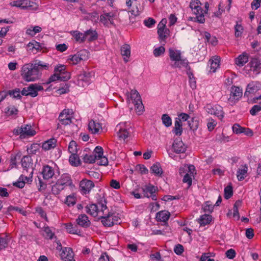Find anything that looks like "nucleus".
Listing matches in <instances>:
<instances>
[{
    "label": "nucleus",
    "instance_id": "42",
    "mask_svg": "<svg viewBox=\"0 0 261 261\" xmlns=\"http://www.w3.org/2000/svg\"><path fill=\"white\" fill-rule=\"evenodd\" d=\"M18 112V109L14 106H10L5 109V113L8 116H16Z\"/></svg>",
    "mask_w": 261,
    "mask_h": 261
},
{
    "label": "nucleus",
    "instance_id": "7",
    "mask_svg": "<svg viewBox=\"0 0 261 261\" xmlns=\"http://www.w3.org/2000/svg\"><path fill=\"white\" fill-rule=\"evenodd\" d=\"M43 231H44V233L43 234V236L44 237L45 239L54 240L55 243H56L57 246L56 247L57 250H61L62 249V244L59 240L57 237L55 236V232L53 230V228L49 227L47 225L44 226L43 228Z\"/></svg>",
    "mask_w": 261,
    "mask_h": 261
},
{
    "label": "nucleus",
    "instance_id": "2",
    "mask_svg": "<svg viewBox=\"0 0 261 261\" xmlns=\"http://www.w3.org/2000/svg\"><path fill=\"white\" fill-rule=\"evenodd\" d=\"M190 7L193 13L195 15L194 21L200 23H203L205 22L204 14L207 13L209 8V4L205 2L203 10L201 8V3L199 0H192L190 4Z\"/></svg>",
    "mask_w": 261,
    "mask_h": 261
},
{
    "label": "nucleus",
    "instance_id": "55",
    "mask_svg": "<svg viewBox=\"0 0 261 261\" xmlns=\"http://www.w3.org/2000/svg\"><path fill=\"white\" fill-rule=\"evenodd\" d=\"M121 54L125 62H127L130 60V50H121Z\"/></svg>",
    "mask_w": 261,
    "mask_h": 261
},
{
    "label": "nucleus",
    "instance_id": "60",
    "mask_svg": "<svg viewBox=\"0 0 261 261\" xmlns=\"http://www.w3.org/2000/svg\"><path fill=\"white\" fill-rule=\"evenodd\" d=\"M217 124V122L216 120L212 118L208 119L207 123V126L208 130L210 132L212 131L216 126Z\"/></svg>",
    "mask_w": 261,
    "mask_h": 261
},
{
    "label": "nucleus",
    "instance_id": "22",
    "mask_svg": "<svg viewBox=\"0 0 261 261\" xmlns=\"http://www.w3.org/2000/svg\"><path fill=\"white\" fill-rule=\"evenodd\" d=\"M171 66L173 68H179L180 69L184 68L187 70L190 69L188 60L186 58H182V57L180 58V59H178L174 63H171Z\"/></svg>",
    "mask_w": 261,
    "mask_h": 261
},
{
    "label": "nucleus",
    "instance_id": "53",
    "mask_svg": "<svg viewBox=\"0 0 261 261\" xmlns=\"http://www.w3.org/2000/svg\"><path fill=\"white\" fill-rule=\"evenodd\" d=\"M233 195L232 187L227 186L224 189V197L226 199L230 198Z\"/></svg>",
    "mask_w": 261,
    "mask_h": 261
},
{
    "label": "nucleus",
    "instance_id": "24",
    "mask_svg": "<svg viewBox=\"0 0 261 261\" xmlns=\"http://www.w3.org/2000/svg\"><path fill=\"white\" fill-rule=\"evenodd\" d=\"M172 148L174 151L176 153H184L186 150L185 145L179 138H177L174 140L172 144Z\"/></svg>",
    "mask_w": 261,
    "mask_h": 261
},
{
    "label": "nucleus",
    "instance_id": "28",
    "mask_svg": "<svg viewBox=\"0 0 261 261\" xmlns=\"http://www.w3.org/2000/svg\"><path fill=\"white\" fill-rule=\"evenodd\" d=\"M76 222L77 225L84 228H87L90 225V221L85 214L80 215Z\"/></svg>",
    "mask_w": 261,
    "mask_h": 261
},
{
    "label": "nucleus",
    "instance_id": "15",
    "mask_svg": "<svg viewBox=\"0 0 261 261\" xmlns=\"http://www.w3.org/2000/svg\"><path fill=\"white\" fill-rule=\"evenodd\" d=\"M242 96V90L239 87L232 86L228 101L231 105L234 104Z\"/></svg>",
    "mask_w": 261,
    "mask_h": 261
},
{
    "label": "nucleus",
    "instance_id": "17",
    "mask_svg": "<svg viewBox=\"0 0 261 261\" xmlns=\"http://www.w3.org/2000/svg\"><path fill=\"white\" fill-rule=\"evenodd\" d=\"M250 70L258 74L261 71V56H257L253 58L249 64Z\"/></svg>",
    "mask_w": 261,
    "mask_h": 261
},
{
    "label": "nucleus",
    "instance_id": "64",
    "mask_svg": "<svg viewBox=\"0 0 261 261\" xmlns=\"http://www.w3.org/2000/svg\"><path fill=\"white\" fill-rule=\"evenodd\" d=\"M21 92L19 89L16 88L10 92V95H12L13 97L20 99L21 96L20 94Z\"/></svg>",
    "mask_w": 261,
    "mask_h": 261
},
{
    "label": "nucleus",
    "instance_id": "63",
    "mask_svg": "<svg viewBox=\"0 0 261 261\" xmlns=\"http://www.w3.org/2000/svg\"><path fill=\"white\" fill-rule=\"evenodd\" d=\"M261 111V106L259 105L253 106L250 110V113L252 116H255L258 112Z\"/></svg>",
    "mask_w": 261,
    "mask_h": 261
},
{
    "label": "nucleus",
    "instance_id": "6",
    "mask_svg": "<svg viewBox=\"0 0 261 261\" xmlns=\"http://www.w3.org/2000/svg\"><path fill=\"white\" fill-rule=\"evenodd\" d=\"M116 129L118 131V138L124 141L129 137L132 132L130 123L128 122L120 123L116 126Z\"/></svg>",
    "mask_w": 261,
    "mask_h": 261
},
{
    "label": "nucleus",
    "instance_id": "32",
    "mask_svg": "<svg viewBox=\"0 0 261 261\" xmlns=\"http://www.w3.org/2000/svg\"><path fill=\"white\" fill-rule=\"evenodd\" d=\"M66 75L62 76L56 72L54 74L50 76L48 80V83H50L53 82H55L57 81H67L70 79V74L69 73H66Z\"/></svg>",
    "mask_w": 261,
    "mask_h": 261
},
{
    "label": "nucleus",
    "instance_id": "30",
    "mask_svg": "<svg viewBox=\"0 0 261 261\" xmlns=\"http://www.w3.org/2000/svg\"><path fill=\"white\" fill-rule=\"evenodd\" d=\"M220 58L219 56H214L210 60L211 72H215L216 70L219 68Z\"/></svg>",
    "mask_w": 261,
    "mask_h": 261
},
{
    "label": "nucleus",
    "instance_id": "44",
    "mask_svg": "<svg viewBox=\"0 0 261 261\" xmlns=\"http://www.w3.org/2000/svg\"><path fill=\"white\" fill-rule=\"evenodd\" d=\"M69 161L72 166H77L80 164V160L76 153L71 154L69 156Z\"/></svg>",
    "mask_w": 261,
    "mask_h": 261
},
{
    "label": "nucleus",
    "instance_id": "23",
    "mask_svg": "<svg viewBox=\"0 0 261 261\" xmlns=\"http://www.w3.org/2000/svg\"><path fill=\"white\" fill-rule=\"evenodd\" d=\"M9 5L12 7L19 8L22 10H26L32 6L31 1L29 0L13 1L10 2Z\"/></svg>",
    "mask_w": 261,
    "mask_h": 261
},
{
    "label": "nucleus",
    "instance_id": "47",
    "mask_svg": "<svg viewBox=\"0 0 261 261\" xmlns=\"http://www.w3.org/2000/svg\"><path fill=\"white\" fill-rule=\"evenodd\" d=\"M24 179L28 180V178L27 176H23V175H21L17 181L13 183V185L16 187L19 188H22L24 187L25 185V181Z\"/></svg>",
    "mask_w": 261,
    "mask_h": 261
},
{
    "label": "nucleus",
    "instance_id": "39",
    "mask_svg": "<svg viewBox=\"0 0 261 261\" xmlns=\"http://www.w3.org/2000/svg\"><path fill=\"white\" fill-rule=\"evenodd\" d=\"M212 220V218L211 216L204 214L201 216L197 221L200 226H205L206 224H210Z\"/></svg>",
    "mask_w": 261,
    "mask_h": 261
},
{
    "label": "nucleus",
    "instance_id": "49",
    "mask_svg": "<svg viewBox=\"0 0 261 261\" xmlns=\"http://www.w3.org/2000/svg\"><path fill=\"white\" fill-rule=\"evenodd\" d=\"M205 37L207 42L211 44L213 46H215L217 44L218 40L216 37L211 36L210 33L205 32Z\"/></svg>",
    "mask_w": 261,
    "mask_h": 261
},
{
    "label": "nucleus",
    "instance_id": "31",
    "mask_svg": "<svg viewBox=\"0 0 261 261\" xmlns=\"http://www.w3.org/2000/svg\"><path fill=\"white\" fill-rule=\"evenodd\" d=\"M88 127L89 130L92 134L98 133L99 130L101 129L102 128L100 123L93 120H91L89 122Z\"/></svg>",
    "mask_w": 261,
    "mask_h": 261
},
{
    "label": "nucleus",
    "instance_id": "40",
    "mask_svg": "<svg viewBox=\"0 0 261 261\" xmlns=\"http://www.w3.org/2000/svg\"><path fill=\"white\" fill-rule=\"evenodd\" d=\"M150 171L156 176H161L163 170L159 163H155L150 167Z\"/></svg>",
    "mask_w": 261,
    "mask_h": 261
},
{
    "label": "nucleus",
    "instance_id": "4",
    "mask_svg": "<svg viewBox=\"0 0 261 261\" xmlns=\"http://www.w3.org/2000/svg\"><path fill=\"white\" fill-rule=\"evenodd\" d=\"M126 96L127 103L129 105L132 104L134 106L136 113L138 114H141L144 107L138 92L136 90H132L130 92L126 93Z\"/></svg>",
    "mask_w": 261,
    "mask_h": 261
},
{
    "label": "nucleus",
    "instance_id": "34",
    "mask_svg": "<svg viewBox=\"0 0 261 261\" xmlns=\"http://www.w3.org/2000/svg\"><path fill=\"white\" fill-rule=\"evenodd\" d=\"M170 214L168 211H162L156 213V218L158 221L166 222L170 217Z\"/></svg>",
    "mask_w": 261,
    "mask_h": 261
},
{
    "label": "nucleus",
    "instance_id": "52",
    "mask_svg": "<svg viewBox=\"0 0 261 261\" xmlns=\"http://www.w3.org/2000/svg\"><path fill=\"white\" fill-rule=\"evenodd\" d=\"M135 171L141 175L147 173V169L144 165L138 164L135 167Z\"/></svg>",
    "mask_w": 261,
    "mask_h": 261
},
{
    "label": "nucleus",
    "instance_id": "18",
    "mask_svg": "<svg viewBox=\"0 0 261 261\" xmlns=\"http://www.w3.org/2000/svg\"><path fill=\"white\" fill-rule=\"evenodd\" d=\"M114 16V13L113 12H103V13L100 16L99 21L105 26L109 27V24H114L113 19Z\"/></svg>",
    "mask_w": 261,
    "mask_h": 261
},
{
    "label": "nucleus",
    "instance_id": "59",
    "mask_svg": "<svg viewBox=\"0 0 261 261\" xmlns=\"http://www.w3.org/2000/svg\"><path fill=\"white\" fill-rule=\"evenodd\" d=\"M235 30V36L236 37H241L243 31V27L238 23H237L236 25L234 27Z\"/></svg>",
    "mask_w": 261,
    "mask_h": 261
},
{
    "label": "nucleus",
    "instance_id": "13",
    "mask_svg": "<svg viewBox=\"0 0 261 261\" xmlns=\"http://www.w3.org/2000/svg\"><path fill=\"white\" fill-rule=\"evenodd\" d=\"M261 85L257 81H252L248 85L244 93V96L249 97L260 89Z\"/></svg>",
    "mask_w": 261,
    "mask_h": 261
},
{
    "label": "nucleus",
    "instance_id": "46",
    "mask_svg": "<svg viewBox=\"0 0 261 261\" xmlns=\"http://www.w3.org/2000/svg\"><path fill=\"white\" fill-rule=\"evenodd\" d=\"M162 121L163 124L166 127H169L172 125V119L171 118L166 114H164L162 116Z\"/></svg>",
    "mask_w": 261,
    "mask_h": 261
},
{
    "label": "nucleus",
    "instance_id": "37",
    "mask_svg": "<svg viewBox=\"0 0 261 261\" xmlns=\"http://www.w3.org/2000/svg\"><path fill=\"white\" fill-rule=\"evenodd\" d=\"M182 123L180 119L176 118L174 122V127L173 129V133L177 136H180L182 133Z\"/></svg>",
    "mask_w": 261,
    "mask_h": 261
},
{
    "label": "nucleus",
    "instance_id": "20",
    "mask_svg": "<svg viewBox=\"0 0 261 261\" xmlns=\"http://www.w3.org/2000/svg\"><path fill=\"white\" fill-rule=\"evenodd\" d=\"M59 250L61 251L60 255L64 261H75L73 259L74 253L71 248L62 247L61 250Z\"/></svg>",
    "mask_w": 261,
    "mask_h": 261
},
{
    "label": "nucleus",
    "instance_id": "43",
    "mask_svg": "<svg viewBox=\"0 0 261 261\" xmlns=\"http://www.w3.org/2000/svg\"><path fill=\"white\" fill-rule=\"evenodd\" d=\"M65 228L67 231L70 233L78 234L79 233H80V231L78 229L77 226L71 223L66 224Z\"/></svg>",
    "mask_w": 261,
    "mask_h": 261
},
{
    "label": "nucleus",
    "instance_id": "45",
    "mask_svg": "<svg viewBox=\"0 0 261 261\" xmlns=\"http://www.w3.org/2000/svg\"><path fill=\"white\" fill-rule=\"evenodd\" d=\"M54 72L61 75V76L66 75V73H69L66 71V66L64 65H60L55 68Z\"/></svg>",
    "mask_w": 261,
    "mask_h": 261
},
{
    "label": "nucleus",
    "instance_id": "29",
    "mask_svg": "<svg viewBox=\"0 0 261 261\" xmlns=\"http://www.w3.org/2000/svg\"><path fill=\"white\" fill-rule=\"evenodd\" d=\"M84 41L87 40L89 42L96 40L98 38V34L95 30L89 29L84 32Z\"/></svg>",
    "mask_w": 261,
    "mask_h": 261
},
{
    "label": "nucleus",
    "instance_id": "1",
    "mask_svg": "<svg viewBox=\"0 0 261 261\" xmlns=\"http://www.w3.org/2000/svg\"><path fill=\"white\" fill-rule=\"evenodd\" d=\"M50 65L41 61L34 64H25L22 67L21 75L27 82L34 81L38 79L43 70H47Z\"/></svg>",
    "mask_w": 261,
    "mask_h": 261
},
{
    "label": "nucleus",
    "instance_id": "33",
    "mask_svg": "<svg viewBox=\"0 0 261 261\" xmlns=\"http://www.w3.org/2000/svg\"><path fill=\"white\" fill-rule=\"evenodd\" d=\"M57 140L55 138L50 139L42 143V147L45 150L54 148L57 145Z\"/></svg>",
    "mask_w": 261,
    "mask_h": 261
},
{
    "label": "nucleus",
    "instance_id": "57",
    "mask_svg": "<svg viewBox=\"0 0 261 261\" xmlns=\"http://www.w3.org/2000/svg\"><path fill=\"white\" fill-rule=\"evenodd\" d=\"M35 212L39 215L42 218L45 219V221H48L46 214L41 207H37L35 208Z\"/></svg>",
    "mask_w": 261,
    "mask_h": 261
},
{
    "label": "nucleus",
    "instance_id": "38",
    "mask_svg": "<svg viewBox=\"0 0 261 261\" xmlns=\"http://www.w3.org/2000/svg\"><path fill=\"white\" fill-rule=\"evenodd\" d=\"M169 55L171 63H174L178 59H180L182 57L180 50H169Z\"/></svg>",
    "mask_w": 261,
    "mask_h": 261
},
{
    "label": "nucleus",
    "instance_id": "58",
    "mask_svg": "<svg viewBox=\"0 0 261 261\" xmlns=\"http://www.w3.org/2000/svg\"><path fill=\"white\" fill-rule=\"evenodd\" d=\"M68 151L71 154L77 153V145L75 141H72L69 143Z\"/></svg>",
    "mask_w": 261,
    "mask_h": 261
},
{
    "label": "nucleus",
    "instance_id": "61",
    "mask_svg": "<svg viewBox=\"0 0 261 261\" xmlns=\"http://www.w3.org/2000/svg\"><path fill=\"white\" fill-rule=\"evenodd\" d=\"M93 154L95 155L96 159H99L103 155V149L100 146H97L95 147Z\"/></svg>",
    "mask_w": 261,
    "mask_h": 261
},
{
    "label": "nucleus",
    "instance_id": "21",
    "mask_svg": "<svg viewBox=\"0 0 261 261\" xmlns=\"http://www.w3.org/2000/svg\"><path fill=\"white\" fill-rule=\"evenodd\" d=\"M41 174L44 179L49 180L55 175V169L48 165H44L42 167Z\"/></svg>",
    "mask_w": 261,
    "mask_h": 261
},
{
    "label": "nucleus",
    "instance_id": "50",
    "mask_svg": "<svg viewBox=\"0 0 261 261\" xmlns=\"http://www.w3.org/2000/svg\"><path fill=\"white\" fill-rule=\"evenodd\" d=\"M39 147L40 146L38 144H33L30 147H28L27 152L29 154H35L39 149Z\"/></svg>",
    "mask_w": 261,
    "mask_h": 261
},
{
    "label": "nucleus",
    "instance_id": "5",
    "mask_svg": "<svg viewBox=\"0 0 261 261\" xmlns=\"http://www.w3.org/2000/svg\"><path fill=\"white\" fill-rule=\"evenodd\" d=\"M106 202L104 201L103 202H98L97 204H90L87 205L85 208L86 212L88 214L93 216V217H97L104 214V211L107 210Z\"/></svg>",
    "mask_w": 261,
    "mask_h": 261
},
{
    "label": "nucleus",
    "instance_id": "27",
    "mask_svg": "<svg viewBox=\"0 0 261 261\" xmlns=\"http://www.w3.org/2000/svg\"><path fill=\"white\" fill-rule=\"evenodd\" d=\"M248 166L246 164L241 165L237 172V177L239 181H242L247 176L248 172Z\"/></svg>",
    "mask_w": 261,
    "mask_h": 261
},
{
    "label": "nucleus",
    "instance_id": "11",
    "mask_svg": "<svg viewBox=\"0 0 261 261\" xmlns=\"http://www.w3.org/2000/svg\"><path fill=\"white\" fill-rule=\"evenodd\" d=\"M91 73L89 72L83 71L77 75V84L83 87L88 86L91 82Z\"/></svg>",
    "mask_w": 261,
    "mask_h": 261
},
{
    "label": "nucleus",
    "instance_id": "56",
    "mask_svg": "<svg viewBox=\"0 0 261 261\" xmlns=\"http://www.w3.org/2000/svg\"><path fill=\"white\" fill-rule=\"evenodd\" d=\"M232 131L236 134H240L244 132L246 130L245 128L241 127L239 124L236 123L232 126Z\"/></svg>",
    "mask_w": 261,
    "mask_h": 261
},
{
    "label": "nucleus",
    "instance_id": "16",
    "mask_svg": "<svg viewBox=\"0 0 261 261\" xmlns=\"http://www.w3.org/2000/svg\"><path fill=\"white\" fill-rule=\"evenodd\" d=\"M21 164L24 171H25L27 172H29L30 175L33 174V164L32 159L30 156H24L21 160Z\"/></svg>",
    "mask_w": 261,
    "mask_h": 261
},
{
    "label": "nucleus",
    "instance_id": "9",
    "mask_svg": "<svg viewBox=\"0 0 261 261\" xmlns=\"http://www.w3.org/2000/svg\"><path fill=\"white\" fill-rule=\"evenodd\" d=\"M42 90H43V87L41 86L36 84H31L29 86L23 88L21 93L22 95L35 97L37 96L38 92Z\"/></svg>",
    "mask_w": 261,
    "mask_h": 261
},
{
    "label": "nucleus",
    "instance_id": "48",
    "mask_svg": "<svg viewBox=\"0 0 261 261\" xmlns=\"http://www.w3.org/2000/svg\"><path fill=\"white\" fill-rule=\"evenodd\" d=\"M83 159L84 162L86 163H93L96 160V156L93 153L91 154H85L83 155Z\"/></svg>",
    "mask_w": 261,
    "mask_h": 261
},
{
    "label": "nucleus",
    "instance_id": "41",
    "mask_svg": "<svg viewBox=\"0 0 261 261\" xmlns=\"http://www.w3.org/2000/svg\"><path fill=\"white\" fill-rule=\"evenodd\" d=\"M27 46L30 49H47L43 43H40L34 40H32L27 45Z\"/></svg>",
    "mask_w": 261,
    "mask_h": 261
},
{
    "label": "nucleus",
    "instance_id": "19",
    "mask_svg": "<svg viewBox=\"0 0 261 261\" xmlns=\"http://www.w3.org/2000/svg\"><path fill=\"white\" fill-rule=\"evenodd\" d=\"M94 187V184L93 181L87 179L82 180L80 183L81 192L84 194L89 193Z\"/></svg>",
    "mask_w": 261,
    "mask_h": 261
},
{
    "label": "nucleus",
    "instance_id": "8",
    "mask_svg": "<svg viewBox=\"0 0 261 261\" xmlns=\"http://www.w3.org/2000/svg\"><path fill=\"white\" fill-rule=\"evenodd\" d=\"M204 108L207 113L214 115L221 119L224 117L223 108L219 105H214L211 103H208L205 106Z\"/></svg>",
    "mask_w": 261,
    "mask_h": 261
},
{
    "label": "nucleus",
    "instance_id": "26",
    "mask_svg": "<svg viewBox=\"0 0 261 261\" xmlns=\"http://www.w3.org/2000/svg\"><path fill=\"white\" fill-rule=\"evenodd\" d=\"M22 134H21V138H25L30 137L33 136L35 135L36 132L32 126L29 125H24L21 126Z\"/></svg>",
    "mask_w": 261,
    "mask_h": 261
},
{
    "label": "nucleus",
    "instance_id": "35",
    "mask_svg": "<svg viewBox=\"0 0 261 261\" xmlns=\"http://www.w3.org/2000/svg\"><path fill=\"white\" fill-rule=\"evenodd\" d=\"M70 34L72 36V39L75 42L80 43L84 42V33H81L79 31H72L70 32Z\"/></svg>",
    "mask_w": 261,
    "mask_h": 261
},
{
    "label": "nucleus",
    "instance_id": "36",
    "mask_svg": "<svg viewBox=\"0 0 261 261\" xmlns=\"http://www.w3.org/2000/svg\"><path fill=\"white\" fill-rule=\"evenodd\" d=\"M248 61V56L247 54L243 53L242 55H240L236 59V64L242 67L244 66Z\"/></svg>",
    "mask_w": 261,
    "mask_h": 261
},
{
    "label": "nucleus",
    "instance_id": "54",
    "mask_svg": "<svg viewBox=\"0 0 261 261\" xmlns=\"http://www.w3.org/2000/svg\"><path fill=\"white\" fill-rule=\"evenodd\" d=\"M9 243L8 237H0V250L5 249L7 247Z\"/></svg>",
    "mask_w": 261,
    "mask_h": 261
},
{
    "label": "nucleus",
    "instance_id": "10",
    "mask_svg": "<svg viewBox=\"0 0 261 261\" xmlns=\"http://www.w3.org/2000/svg\"><path fill=\"white\" fill-rule=\"evenodd\" d=\"M167 20L162 19L158 25V34L162 40L166 39L170 35V30L166 27Z\"/></svg>",
    "mask_w": 261,
    "mask_h": 261
},
{
    "label": "nucleus",
    "instance_id": "62",
    "mask_svg": "<svg viewBox=\"0 0 261 261\" xmlns=\"http://www.w3.org/2000/svg\"><path fill=\"white\" fill-rule=\"evenodd\" d=\"M193 176L192 174H189V173H186L184 175V177L182 179V181L184 183H187L188 185V187H190L192 185V176Z\"/></svg>",
    "mask_w": 261,
    "mask_h": 261
},
{
    "label": "nucleus",
    "instance_id": "14",
    "mask_svg": "<svg viewBox=\"0 0 261 261\" xmlns=\"http://www.w3.org/2000/svg\"><path fill=\"white\" fill-rule=\"evenodd\" d=\"M88 56L87 50H80L76 54L70 56L69 60L73 64H77L82 60H87Z\"/></svg>",
    "mask_w": 261,
    "mask_h": 261
},
{
    "label": "nucleus",
    "instance_id": "25",
    "mask_svg": "<svg viewBox=\"0 0 261 261\" xmlns=\"http://www.w3.org/2000/svg\"><path fill=\"white\" fill-rule=\"evenodd\" d=\"M101 219V223L105 226L111 227L113 226V220H112V214L109 212L108 207L107 210L104 211V214L100 217Z\"/></svg>",
    "mask_w": 261,
    "mask_h": 261
},
{
    "label": "nucleus",
    "instance_id": "3",
    "mask_svg": "<svg viewBox=\"0 0 261 261\" xmlns=\"http://www.w3.org/2000/svg\"><path fill=\"white\" fill-rule=\"evenodd\" d=\"M73 186L70 175L69 174L64 173L61 175L56 183L52 186L51 192L54 195H58L67 187H72Z\"/></svg>",
    "mask_w": 261,
    "mask_h": 261
},
{
    "label": "nucleus",
    "instance_id": "51",
    "mask_svg": "<svg viewBox=\"0 0 261 261\" xmlns=\"http://www.w3.org/2000/svg\"><path fill=\"white\" fill-rule=\"evenodd\" d=\"M65 203L69 206L74 205L76 203V198L74 195H70L66 197Z\"/></svg>",
    "mask_w": 261,
    "mask_h": 261
},
{
    "label": "nucleus",
    "instance_id": "12",
    "mask_svg": "<svg viewBox=\"0 0 261 261\" xmlns=\"http://www.w3.org/2000/svg\"><path fill=\"white\" fill-rule=\"evenodd\" d=\"M73 111L71 109H64L59 115V120L63 125H68L71 123Z\"/></svg>",
    "mask_w": 261,
    "mask_h": 261
}]
</instances>
